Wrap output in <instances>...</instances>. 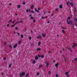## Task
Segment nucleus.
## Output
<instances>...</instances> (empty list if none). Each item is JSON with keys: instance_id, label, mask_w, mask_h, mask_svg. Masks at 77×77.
Listing matches in <instances>:
<instances>
[{"instance_id": "0eeeda50", "label": "nucleus", "mask_w": 77, "mask_h": 77, "mask_svg": "<svg viewBox=\"0 0 77 77\" xmlns=\"http://www.w3.org/2000/svg\"><path fill=\"white\" fill-rule=\"evenodd\" d=\"M37 38L38 39H42V37L41 36H40V35L37 36Z\"/></svg>"}, {"instance_id": "f704fd0d", "label": "nucleus", "mask_w": 77, "mask_h": 77, "mask_svg": "<svg viewBox=\"0 0 77 77\" xmlns=\"http://www.w3.org/2000/svg\"><path fill=\"white\" fill-rule=\"evenodd\" d=\"M15 29H16V30H18V27H15Z\"/></svg>"}, {"instance_id": "bf43d9fd", "label": "nucleus", "mask_w": 77, "mask_h": 77, "mask_svg": "<svg viewBox=\"0 0 77 77\" xmlns=\"http://www.w3.org/2000/svg\"><path fill=\"white\" fill-rule=\"evenodd\" d=\"M51 17L53 16V14H51Z\"/></svg>"}, {"instance_id": "f03ea898", "label": "nucleus", "mask_w": 77, "mask_h": 77, "mask_svg": "<svg viewBox=\"0 0 77 77\" xmlns=\"http://www.w3.org/2000/svg\"><path fill=\"white\" fill-rule=\"evenodd\" d=\"M25 74H26V73H25V72H23L22 73H20V77H21L22 76H24V75H25Z\"/></svg>"}, {"instance_id": "3c124183", "label": "nucleus", "mask_w": 77, "mask_h": 77, "mask_svg": "<svg viewBox=\"0 0 77 77\" xmlns=\"http://www.w3.org/2000/svg\"><path fill=\"white\" fill-rule=\"evenodd\" d=\"M38 11H39V10H41V9L39 8H38Z\"/></svg>"}, {"instance_id": "9d476101", "label": "nucleus", "mask_w": 77, "mask_h": 77, "mask_svg": "<svg viewBox=\"0 0 77 77\" xmlns=\"http://www.w3.org/2000/svg\"><path fill=\"white\" fill-rule=\"evenodd\" d=\"M60 8V9H62V8H63V7H62V5H60L59 6Z\"/></svg>"}, {"instance_id": "f3484780", "label": "nucleus", "mask_w": 77, "mask_h": 77, "mask_svg": "<svg viewBox=\"0 0 77 77\" xmlns=\"http://www.w3.org/2000/svg\"><path fill=\"white\" fill-rule=\"evenodd\" d=\"M35 59H36V60H37V59H39V58L38 57H35Z\"/></svg>"}, {"instance_id": "412c9836", "label": "nucleus", "mask_w": 77, "mask_h": 77, "mask_svg": "<svg viewBox=\"0 0 77 77\" xmlns=\"http://www.w3.org/2000/svg\"><path fill=\"white\" fill-rule=\"evenodd\" d=\"M69 72H67L65 73V74H66V75L67 74H68V73Z\"/></svg>"}, {"instance_id": "de8ad7c7", "label": "nucleus", "mask_w": 77, "mask_h": 77, "mask_svg": "<svg viewBox=\"0 0 77 77\" xmlns=\"http://www.w3.org/2000/svg\"><path fill=\"white\" fill-rule=\"evenodd\" d=\"M75 47V46L74 45L72 46V48H74Z\"/></svg>"}, {"instance_id": "09e8293b", "label": "nucleus", "mask_w": 77, "mask_h": 77, "mask_svg": "<svg viewBox=\"0 0 77 77\" xmlns=\"http://www.w3.org/2000/svg\"><path fill=\"white\" fill-rule=\"evenodd\" d=\"M9 46L11 48H12V46L11 45H9Z\"/></svg>"}, {"instance_id": "cd10ccee", "label": "nucleus", "mask_w": 77, "mask_h": 77, "mask_svg": "<svg viewBox=\"0 0 77 77\" xmlns=\"http://www.w3.org/2000/svg\"><path fill=\"white\" fill-rule=\"evenodd\" d=\"M40 44H41V42H38V46H39V45H40Z\"/></svg>"}, {"instance_id": "2eb2a0df", "label": "nucleus", "mask_w": 77, "mask_h": 77, "mask_svg": "<svg viewBox=\"0 0 77 77\" xmlns=\"http://www.w3.org/2000/svg\"><path fill=\"white\" fill-rule=\"evenodd\" d=\"M34 8V6H33V5H32L31 7V8L32 9H33V8Z\"/></svg>"}, {"instance_id": "58836bf2", "label": "nucleus", "mask_w": 77, "mask_h": 77, "mask_svg": "<svg viewBox=\"0 0 77 77\" xmlns=\"http://www.w3.org/2000/svg\"><path fill=\"white\" fill-rule=\"evenodd\" d=\"M23 5H25L26 2H23Z\"/></svg>"}, {"instance_id": "e2e57ef3", "label": "nucleus", "mask_w": 77, "mask_h": 77, "mask_svg": "<svg viewBox=\"0 0 77 77\" xmlns=\"http://www.w3.org/2000/svg\"><path fill=\"white\" fill-rule=\"evenodd\" d=\"M62 29H65V28H64L62 27Z\"/></svg>"}, {"instance_id": "c9c22d12", "label": "nucleus", "mask_w": 77, "mask_h": 77, "mask_svg": "<svg viewBox=\"0 0 77 77\" xmlns=\"http://www.w3.org/2000/svg\"><path fill=\"white\" fill-rule=\"evenodd\" d=\"M32 13L33 14H34V13H35V12L33 11H31V13Z\"/></svg>"}, {"instance_id": "338daca9", "label": "nucleus", "mask_w": 77, "mask_h": 77, "mask_svg": "<svg viewBox=\"0 0 77 77\" xmlns=\"http://www.w3.org/2000/svg\"><path fill=\"white\" fill-rule=\"evenodd\" d=\"M15 15H18V14H15Z\"/></svg>"}, {"instance_id": "4be33fe9", "label": "nucleus", "mask_w": 77, "mask_h": 77, "mask_svg": "<svg viewBox=\"0 0 77 77\" xmlns=\"http://www.w3.org/2000/svg\"><path fill=\"white\" fill-rule=\"evenodd\" d=\"M23 36H24L23 35H21V38H23Z\"/></svg>"}, {"instance_id": "b1692460", "label": "nucleus", "mask_w": 77, "mask_h": 77, "mask_svg": "<svg viewBox=\"0 0 77 77\" xmlns=\"http://www.w3.org/2000/svg\"><path fill=\"white\" fill-rule=\"evenodd\" d=\"M42 65H40V66H39V67H38V68H41V67H42Z\"/></svg>"}, {"instance_id": "393cba45", "label": "nucleus", "mask_w": 77, "mask_h": 77, "mask_svg": "<svg viewBox=\"0 0 77 77\" xmlns=\"http://www.w3.org/2000/svg\"><path fill=\"white\" fill-rule=\"evenodd\" d=\"M41 57L42 58H44V56L43 55H42L41 56Z\"/></svg>"}, {"instance_id": "9b49d317", "label": "nucleus", "mask_w": 77, "mask_h": 77, "mask_svg": "<svg viewBox=\"0 0 77 77\" xmlns=\"http://www.w3.org/2000/svg\"><path fill=\"white\" fill-rule=\"evenodd\" d=\"M29 74L28 73H27L26 75L25 76L26 77H29Z\"/></svg>"}, {"instance_id": "f8f14e48", "label": "nucleus", "mask_w": 77, "mask_h": 77, "mask_svg": "<svg viewBox=\"0 0 77 77\" xmlns=\"http://www.w3.org/2000/svg\"><path fill=\"white\" fill-rule=\"evenodd\" d=\"M17 8H20L21 7V5H17Z\"/></svg>"}, {"instance_id": "052dcab7", "label": "nucleus", "mask_w": 77, "mask_h": 77, "mask_svg": "<svg viewBox=\"0 0 77 77\" xmlns=\"http://www.w3.org/2000/svg\"><path fill=\"white\" fill-rule=\"evenodd\" d=\"M1 74H2V75H3V73L2 72V73H1Z\"/></svg>"}, {"instance_id": "680f3d73", "label": "nucleus", "mask_w": 77, "mask_h": 77, "mask_svg": "<svg viewBox=\"0 0 77 77\" xmlns=\"http://www.w3.org/2000/svg\"><path fill=\"white\" fill-rule=\"evenodd\" d=\"M12 5V4L11 3L9 4V6H11V5Z\"/></svg>"}, {"instance_id": "72a5a7b5", "label": "nucleus", "mask_w": 77, "mask_h": 77, "mask_svg": "<svg viewBox=\"0 0 77 77\" xmlns=\"http://www.w3.org/2000/svg\"><path fill=\"white\" fill-rule=\"evenodd\" d=\"M15 20H14L13 22H12V23H13V24H14V23H15Z\"/></svg>"}, {"instance_id": "e433bc0d", "label": "nucleus", "mask_w": 77, "mask_h": 77, "mask_svg": "<svg viewBox=\"0 0 77 77\" xmlns=\"http://www.w3.org/2000/svg\"><path fill=\"white\" fill-rule=\"evenodd\" d=\"M74 9H75V10H74L75 12H76V11H77L76 10V8H75Z\"/></svg>"}, {"instance_id": "ddd939ff", "label": "nucleus", "mask_w": 77, "mask_h": 77, "mask_svg": "<svg viewBox=\"0 0 77 77\" xmlns=\"http://www.w3.org/2000/svg\"><path fill=\"white\" fill-rule=\"evenodd\" d=\"M20 43H21V40H20V41H19L18 42V44H20Z\"/></svg>"}, {"instance_id": "2f4dec72", "label": "nucleus", "mask_w": 77, "mask_h": 77, "mask_svg": "<svg viewBox=\"0 0 77 77\" xmlns=\"http://www.w3.org/2000/svg\"><path fill=\"white\" fill-rule=\"evenodd\" d=\"M39 75V73L38 72L36 74V75Z\"/></svg>"}, {"instance_id": "13d9d810", "label": "nucleus", "mask_w": 77, "mask_h": 77, "mask_svg": "<svg viewBox=\"0 0 77 77\" xmlns=\"http://www.w3.org/2000/svg\"><path fill=\"white\" fill-rule=\"evenodd\" d=\"M30 9L29 10V12H30Z\"/></svg>"}, {"instance_id": "a211bd4d", "label": "nucleus", "mask_w": 77, "mask_h": 77, "mask_svg": "<svg viewBox=\"0 0 77 77\" xmlns=\"http://www.w3.org/2000/svg\"><path fill=\"white\" fill-rule=\"evenodd\" d=\"M12 19H11V20H10L8 23H11V22H12Z\"/></svg>"}, {"instance_id": "ea45409f", "label": "nucleus", "mask_w": 77, "mask_h": 77, "mask_svg": "<svg viewBox=\"0 0 77 77\" xmlns=\"http://www.w3.org/2000/svg\"><path fill=\"white\" fill-rule=\"evenodd\" d=\"M38 57H41V55H38Z\"/></svg>"}, {"instance_id": "864d4df0", "label": "nucleus", "mask_w": 77, "mask_h": 77, "mask_svg": "<svg viewBox=\"0 0 77 77\" xmlns=\"http://www.w3.org/2000/svg\"><path fill=\"white\" fill-rule=\"evenodd\" d=\"M35 21H36V20H33V22H34V23H35Z\"/></svg>"}, {"instance_id": "c85d7f7f", "label": "nucleus", "mask_w": 77, "mask_h": 77, "mask_svg": "<svg viewBox=\"0 0 77 77\" xmlns=\"http://www.w3.org/2000/svg\"><path fill=\"white\" fill-rule=\"evenodd\" d=\"M29 40H31V39H32V37H31V36H30V37L29 38Z\"/></svg>"}, {"instance_id": "423d86ee", "label": "nucleus", "mask_w": 77, "mask_h": 77, "mask_svg": "<svg viewBox=\"0 0 77 77\" xmlns=\"http://www.w3.org/2000/svg\"><path fill=\"white\" fill-rule=\"evenodd\" d=\"M59 65V63H56L55 65V66H56L57 68H58V66Z\"/></svg>"}, {"instance_id": "69168bd1", "label": "nucleus", "mask_w": 77, "mask_h": 77, "mask_svg": "<svg viewBox=\"0 0 77 77\" xmlns=\"http://www.w3.org/2000/svg\"><path fill=\"white\" fill-rule=\"evenodd\" d=\"M32 15L31 14L30 15H29V17H31V16H32Z\"/></svg>"}, {"instance_id": "f257e3e1", "label": "nucleus", "mask_w": 77, "mask_h": 77, "mask_svg": "<svg viewBox=\"0 0 77 77\" xmlns=\"http://www.w3.org/2000/svg\"><path fill=\"white\" fill-rule=\"evenodd\" d=\"M67 24H72V23L71 21L70 20H69L68 19L67 20Z\"/></svg>"}, {"instance_id": "5701e85b", "label": "nucleus", "mask_w": 77, "mask_h": 77, "mask_svg": "<svg viewBox=\"0 0 77 77\" xmlns=\"http://www.w3.org/2000/svg\"><path fill=\"white\" fill-rule=\"evenodd\" d=\"M32 63H33L34 64L35 63V60H34L33 61H32Z\"/></svg>"}, {"instance_id": "4468645a", "label": "nucleus", "mask_w": 77, "mask_h": 77, "mask_svg": "<svg viewBox=\"0 0 77 77\" xmlns=\"http://www.w3.org/2000/svg\"><path fill=\"white\" fill-rule=\"evenodd\" d=\"M42 36L44 37V38H45V34H42Z\"/></svg>"}, {"instance_id": "4d7b16f0", "label": "nucleus", "mask_w": 77, "mask_h": 77, "mask_svg": "<svg viewBox=\"0 0 77 77\" xmlns=\"http://www.w3.org/2000/svg\"><path fill=\"white\" fill-rule=\"evenodd\" d=\"M9 24H8L7 25V27H9Z\"/></svg>"}, {"instance_id": "7c9ffc66", "label": "nucleus", "mask_w": 77, "mask_h": 77, "mask_svg": "<svg viewBox=\"0 0 77 77\" xmlns=\"http://www.w3.org/2000/svg\"><path fill=\"white\" fill-rule=\"evenodd\" d=\"M35 11L36 12H37L38 13L39 12V11H38L37 10V9H35Z\"/></svg>"}, {"instance_id": "37998d69", "label": "nucleus", "mask_w": 77, "mask_h": 77, "mask_svg": "<svg viewBox=\"0 0 77 77\" xmlns=\"http://www.w3.org/2000/svg\"><path fill=\"white\" fill-rule=\"evenodd\" d=\"M4 60H6V57H4L3 58Z\"/></svg>"}, {"instance_id": "0e129e2a", "label": "nucleus", "mask_w": 77, "mask_h": 77, "mask_svg": "<svg viewBox=\"0 0 77 77\" xmlns=\"http://www.w3.org/2000/svg\"><path fill=\"white\" fill-rule=\"evenodd\" d=\"M57 37H59V35H57Z\"/></svg>"}, {"instance_id": "4c0bfd02", "label": "nucleus", "mask_w": 77, "mask_h": 77, "mask_svg": "<svg viewBox=\"0 0 77 77\" xmlns=\"http://www.w3.org/2000/svg\"><path fill=\"white\" fill-rule=\"evenodd\" d=\"M66 5H68L69 4V2H68H68H66Z\"/></svg>"}, {"instance_id": "8fccbe9b", "label": "nucleus", "mask_w": 77, "mask_h": 77, "mask_svg": "<svg viewBox=\"0 0 77 77\" xmlns=\"http://www.w3.org/2000/svg\"><path fill=\"white\" fill-rule=\"evenodd\" d=\"M58 11V9H55V11Z\"/></svg>"}, {"instance_id": "20e7f679", "label": "nucleus", "mask_w": 77, "mask_h": 77, "mask_svg": "<svg viewBox=\"0 0 77 77\" xmlns=\"http://www.w3.org/2000/svg\"><path fill=\"white\" fill-rule=\"evenodd\" d=\"M18 23H20V21L17 22L16 23H15L14 25H12L11 26V27H14L16 25V24H17Z\"/></svg>"}, {"instance_id": "5fc2aeb1", "label": "nucleus", "mask_w": 77, "mask_h": 77, "mask_svg": "<svg viewBox=\"0 0 77 77\" xmlns=\"http://www.w3.org/2000/svg\"><path fill=\"white\" fill-rule=\"evenodd\" d=\"M20 23H23V21H20Z\"/></svg>"}, {"instance_id": "dca6fc26", "label": "nucleus", "mask_w": 77, "mask_h": 77, "mask_svg": "<svg viewBox=\"0 0 77 77\" xmlns=\"http://www.w3.org/2000/svg\"><path fill=\"white\" fill-rule=\"evenodd\" d=\"M73 45H74V46H75V47H76V46H77V44L76 43H74Z\"/></svg>"}, {"instance_id": "bb28decb", "label": "nucleus", "mask_w": 77, "mask_h": 77, "mask_svg": "<svg viewBox=\"0 0 77 77\" xmlns=\"http://www.w3.org/2000/svg\"><path fill=\"white\" fill-rule=\"evenodd\" d=\"M69 75L68 74H67L66 75V77H69Z\"/></svg>"}, {"instance_id": "79ce46f5", "label": "nucleus", "mask_w": 77, "mask_h": 77, "mask_svg": "<svg viewBox=\"0 0 77 77\" xmlns=\"http://www.w3.org/2000/svg\"><path fill=\"white\" fill-rule=\"evenodd\" d=\"M42 19H45V17H42Z\"/></svg>"}, {"instance_id": "a18cd8bd", "label": "nucleus", "mask_w": 77, "mask_h": 77, "mask_svg": "<svg viewBox=\"0 0 77 77\" xmlns=\"http://www.w3.org/2000/svg\"><path fill=\"white\" fill-rule=\"evenodd\" d=\"M29 12V9H26V12Z\"/></svg>"}, {"instance_id": "1a4fd4ad", "label": "nucleus", "mask_w": 77, "mask_h": 77, "mask_svg": "<svg viewBox=\"0 0 77 77\" xmlns=\"http://www.w3.org/2000/svg\"><path fill=\"white\" fill-rule=\"evenodd\" d=\"M41 49L39 48H38L36 49L37 51H41Z\"/></svg>"}, {"instance_id": "6e6d98bb", "label": "nucleus", "mask_w": 77, "mask_h": 77, "mask_svg": "<svg viewBox=\"0 0 77 77\" xmlns=\"http://www.w3.org/2000/svg\"><path fill=\"white\" fill-rule=\"evenodd\" d=\"M68 19H69V20H70V19H71V17H69Z\"/></svg>"}, {"instance_id": "6e6552de", "label": "nucleus", "mask_w": 77, "mask_h": 77, "mask_svg": "<svg viewBox=\"0 0 77 77\" xmlns=\"http://www.w3.org/2000/svg\"><path fill=\"white\" fill-rule=\"evenodd\" d=\"M17 45H18V44H15V45H14V47H13L14 48H16V47H17Z\"/></svg>"}, {"instance_id": "a878e982", "label": "nucleus", "mask_w": 77, "mask_h": 77, "mask_svg": "<svg viewBox=\"0 0 77 77\" xmlns=\"http://www.w3.org/2000/svg\"><path fill=\"white\" fill-rule=\"evenodd\" d=\"M11 65H12V63L10 64V65H9V67L11 68Z\"/></svg>"}, {"instance_id": "39448f33", "label": "nucleus", "mask_w": 77, "mask_h": 77, "mask_svg": "<svg viewBox=\"0 0 77 77\" xmlns=\"http://www.w3.org/2000/svg\"><path fill=\"white\" fill-rule=\"evenodd\" d=\"M68 3H69V4H70V5H71L72 7H73V6L74 5L73 4V3H70V2H69V1H68Z\"/></svg>"}, {"instance_id": "a19ab883", "label": "nucleus", "mask_w": 77, "mask_h": 77, "mask_svg": "<svg viewBox=\"0 0 77 77\" xmlns=\"http://www.w3.org/2000/svg\"><path fill=\"white\" fill-rule=\"evenodd\" d=\"M4 45H6V42H4Z\"/></svg>"}, {"instance_id": "aec40b11", "label": "nucleus", "mask_w": 77, "mask_h": 77, "mask_svg": "<svg viewBox=\"0 0 77 77\" xmlns=\"http://www.w3.org/2000/svg\"><path fill=\"white\" fill-rule=\"evenodd\" d=\"M67 49H68V50H70V51H71V52H72V50H71V49L70 48H67Z\"/></svg>"}, {"instance_id": "7ed1b4c3", "label": "nucleus", "mask_w": 77, "mask_h": 77, "mask_svg": "<svg viewBox=\"0 0 77 77\" xmlns=\"http://www.w3.org/2000/svg\"><path fill=\"white\" fill-rule=\"evenodd\" d=\"M45 63L46 65L47 68H48V66H49V62H48V61H46Z\"/></svg>"}, {"instance_id": "6ab92c4d", "label": "nucleus", "mask_w": 77, "mask_h": 77, "mask_svg": "<svg viewBox=\"0 0 77 77\" xmlns=\"http://www.w3.org/2000/svg\"><path fill=\"white\" fill-rule=\"evenodd\" d=\"M62 32L63 33H64V34L65 33V31H64V30H62Z\"/></svg>"}, {"instance_id": "774afa93", "label": "nucleus", "mask_w": 77, "mask_h": 77, "mask_svg": "<svg viewBox=\"0 0 77 77\" xmlns=\"http://www.w3.org/2000/svg\"><path fill=\"white\" fill-rule=\"evenodd\" d=\"M60 53H62V51H60Z\"/></svg>"}, {"instance_id": "49530a36", "label": "nucleus", "mask_w": 77, "mask_h": 77, "mask_svg": "<svg viewBox=\"0 0 77 77\" xmlns=\"http://www.w3.org/2000/svg\"><path fill=\"white\" fill-rule=\"evenodd\" d=\"M48 73L49 74H51V72H50V71H49Z\"/></svg>"}, {"instance_id": "c03bdc74", "label": "nucleus", "mask_w": 77, "mask_h": 77, "mask_svg": "<svg viewBox=\"0 0 77 77\" xmlns=\"http://www.w3.org/2000/svg\"><path fill=\"white\" fill-rule=\"evenodd\" d=\"M17 35H18V36H20V33H19V32H17Z\"/></svg>"}, {"instance_id": "603ef678", "label": "nucleus", "mask_w": 77, "mask_h": 77, "mask_svg": "<svg viewBox=\"0 0 77 77\" xmlns=\"http://www.w3.org/2000/svg\"><path fill=\"white\" fill-rule=\"evenodd\" d=\"M48 53H51V51H49L48 52Z\"/></svg>"}, {"instance_id": "473e14b6", "label": "nucleus", "mask_w": 77, "mask_h": 77, "mask_svg": "<svg viewBox=\"0 0 77 77\" xmlns=\"http://www.w3.org/2000/svg\"><path fill=\"white\" fill-rule=\"evenodd\" d=\"M56 77H59V75L57 74L56 75Z\"/></svg>"}, {"instance_id": "c756f323", "label": "nucleus", "mask_w": 77, "mask_h": 77, "mask_svg": "<svg viewBox=\"0 0 77 77\" xmlns=\"http://www.w3.org/2000/svg\"><path fill=\"white\" fill-rule=\"evenodd\" d=\"M31 19L32 20H34V18H33V17L32 16L31 17Z\"/></svg>"}]
</instances>
